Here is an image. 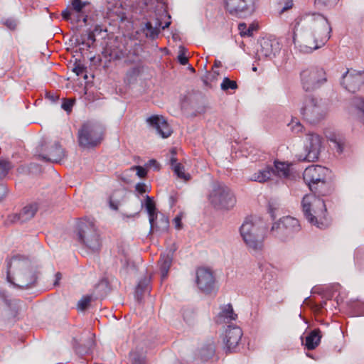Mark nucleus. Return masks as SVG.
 <instances>
[{"instance_id":"obj_48","label":"nucleus","mask_w":364,"mask_h":364,"mask_svg":"<svg viewBox=\"0 0 364 364\" xmlns=\"http://www.w3.org/2000/svg\"><path fill=\"white\" fill-rule=\"evenodd\" d=\"M258 26L255 24H250L246 31V36H252L253 32L257 30Z\"/></svg>"},{"instance_id":"obj_42","label":"nucleus","mask_w":364,"mask_h":364,"mask_svg":"<svg viewBox=\"0 0 364 364\" xmlns=\"http://www.w3.org/2000/svg\"><path fill=\"white\" fill-rule=\"evenodd\" d=\"M75 100L72 99H67L64 100L63 102L62 103L61 107L67 112H70L72 110V108L74 105Z\"/></svg>"},{"instance_id":"obj_29","label":"nucleus","mask_w":364,"mask_h":364,"mask_svg":"<svg viewBox=\"0 0 364 364\" xmlns=\"http://www.w3.org/2000/svg\"><path fill=\"white\" fill-rule=\"evenodd\" d=\"M131 364H146V350L142 347H136L130 352Z\"/></svg>"},{"instance_id":"obj_27","label":"nucleus","mask_w":364,"mask_h":364,"mask_svg":"<svg viewBox=\"0 0 364 364\" xmlns=\"http://www.w3.org/2000/svg\"><path fill=\"white\" fill-rule=\"evenodd\" d=\"M321 338V331L318 328L314 329L306 337L305 346L309 350H313L318 346Z\"/></svg>"},{"instance_id":"obj_54","label":"nucleus","mask_w":364,"mask_h":364,"mask_svg":"<svg viewBox=\"0 0 364 364\" xmlns=\"http://www.w3.org/2000/svg\"><path fill=\"white\" fill-rule=\"evenodd\" d=\"M92 32H95V33L96 35H99L100 34L102 31L104 32H106L107 30H103L102 28L101 27V26L100 25H96L95 28L93 29V31H92Z\"/></svg>"},{"instance_id":"obj_26","label":"nucleus","mask_w":364,"mask_h":364,"mask_svg":"<svg viewBox=\"0 0 364 364\" xmlns=\"http://www.w3.org/2000/svg\"><path fill=\"white\" fill-rule=\"evenodd\" d=\"M274 174V168L271 166H267L264 168L259 170L253 173L250 180L252 181L264 183L269 180Z\"/></svg>"},{"instance_id":"obj_34","label":"nucleus","mask_w":364,"mask_h":364,"mask_svg":"<svg viewBox=\"0 0 364 364\" xmlns=\"http://www.w3.org/2000/svg\"><path fill=\"white\" fill-rule=\"evenodd\" d=\"M150 279H151L149 277H144V278L139 280L136 289V293L137 294V296L141 295L143 293L146 291H149Z\"/></svg>"},{"instance_id":"obj_30","label":"nucleus","mask_w":364,"mask_h":364,"mask_svg":"<svg viewBox=\"0 0 364 364\" xmlns=\"http://www.w3.org/2000/svg\"><path fill=\"white\" fill-rule=\"evenodd\" d=\"M141 31L144 34L146 38L154 40L158 38L161 32V29L154 26L152 22L147 21L141 26Z\"/></svg>"},{"instance_id":"obj_50","label":"nucleus","mask_w":364,"mask_h":364,"mask_svg":"<svg viewBox=\"0 0 364 364\" xmlns=\"http://www.w3.org/2000/svg\"><path fill=\"white\" fill-rule=\"evenodd\" d=\"M334 143V147L336 149L337 152L341 154L343 151V144L337 140L333 141Z\"/></svg>"},{"instance_id":"obj_56","label":"nucleus","mask_w":364,"mask_h":364,"mask_svg":"<svg viewBox=\"0 0 364 364\" xmlns=\"http://www.w3.org/2000/svg\"><path fill=\"white\" fill-rule=\"evenodd\" d=\"M55 280L53 284H54V286H57V285H58L59 282H60V280L62 278V275H61V274L60 272H57L55 274Z\"/></svg>"},{"instance_id":"obj_31","label":"nucleus","mask_w":364,"mask_h":364,"mask_svg":"<svg viewBox=\"0 0 364 364\" xmlns=\"http://www.w3.org/2000/svg\"><path fill=\"white\" fill-rule=\"evenodd\" d=\"M205 70V74L202 75V80L206 87H213V82L217 80L219 74L214 70Z\"/></svg>"},{"instance_id":"obj_22","label":"nucleus","mask_w":364,"mask_h":364,"mask_svg":"<svg viewBox=\"0 0 364 364\" xmlns=\"http://www.w3.org/2000/svg\"><path fill=\"white\" fill-rule=\"evenodd\" d=\"M220 309L219 313L215 317L216 323H226L237 319V315L234 312L230 304L221 306Z\"/></svg>"},{"instance_id":"obj_15","label":"nucleus","mask_w":364,"mask_h":364,"mask_svg":"<svg viewBox=\"0 0 364 364\" xmlns=\"http://www.w3.org/2000/svg\"><path fill=\"white\" fill-rule=\"evenodd\" d=\"M364 82V70H347L343 74L341 84L347 90L355 92Z\"/></svg>"},{"instance_id":"obj_57","label":"nucleus","mask_w":364,"mask_h":364,"mask_svg":"<svg viewBox=\"0 0 364 364\" xmlns=\"http://www.w3.org/2000/svg\"><path fill=\"white\" fill-rule=\"evenodd\" d=\"M200 62V67H203V68H206L208 65V60L207 58H201V60H199Z\"/></svg>"},{"instance_id":"obj_8","label":"nucleus","mask_w":364,"mask_h":364,"mask_svg":"<svg viewBox=\"0 0 364 364\" xmlns=\"http://www.w3.org/2000/svg\"><path fill=\"white\" fill-rule=\"evenodd\" d=\"M301 230V225L297 219L286 216L273 223L269 234L272 237L282 241H287Z\"/></svg>"},{"instance_id":"obj_52","label":"nucleus","mask_w":364,"mask_h":364,"mask_svg":"<svg viewBox=\"0 0 364 364\" xmlns=\"http://www.w3.org/2000/svg\"><path fill=\"white\" fill-rule=\"evenodd\" d=\"M46 96L52 102H55L59 99V97L58 95H54V94L50 93V92H46Z\"/></svg>"},{"instance_id":"obj_6","label":"nucleus","mask_w":364,"mask_h":364,"mask_svg":"<svg viewBox=\"0 0 364 364\" xmlns=\"http://www.w3.org/2000/svg\"><path fill=\"white\" fill-rule=\"evenodd\" d=\"M210 204L215 209H230L235 204V196L231 190L223 182L215 181L208 195Z\"/></svg>"},{"instance_id":"obj_41","label":"nucleus","mask_w":364,"mask_h":364,"mask_svg":"<svg viewBox=\"0 0 364 364\" xmlns=\"http://www.w3.org/2000/svg\"><path fill=\"white\" fill-rule=\"evenodd\" d=\"M179 50V53L177 57L178 61L182 65H186L188 64V59L186 56V49L184 47L181 46Z\"/></svg>"},{"instance_id":"obj_23","label":"nucleus","mask_w":364,"mask_h":364,"mask_svg":"<svg viewBox=\"0 0 364 364\" xmlns=\"http://www.w3.org/2000/svg\"><path fill=\"white\" fill-rule=\"evenodd\" d=\"M175 250L172 252L164 253L161 255V258L159 261V265L160 267L161 278L162 280L165 279L168 274L169 269L172 264L173 254Z\"/></svg>"},{"instance_id":"obj_64","label":"nucleus","mask_w":364,"mask_h":364,"mask_svg":"<svg viewBox=\"0 0 364 364\" xmlns=\"http://www.w3.org/2000/svg\"><path fill=\"white\" fill-rule=\"evenodd\" d=\"M183 318L187 323H190L191 321L187 318L186 314H183Z\"/></svg>"},{"instance_id":"obj_19","label":"nucleus","mask_w":364,"mask_h":364,"mask_svg":"<svg viewBox=\"0 0 364 364\" xmlns=\"http://www.w3.org/2000/svg\"><path fill=\"white\" fill-rule=\"evenodd\" d=\"M242 336V329L237 326L230 325L228 326L223 337V341L226 348L229 351L235 350Z\"/></svg>"},{"instance_id":"obj_28","label":"nucleus","mask_w":364,"mask_h":364,"mask_svg":"<svg viewBox=\"0 0 364 364\" xmlns=\"http://www.w3.org/2000/svg\"><path fill=\"white\" fill-rule=\"evenodd\" d=\"M172 156L170 159V163L173 170L175 174L180 178L188 181L190 179V175L185 172V169L183 166H182L180 163H177V160L174 155L176 152L172 150L171 151Z\"/></svg>"},{"instance_id":"obj_1","label":"nucleus","mask_w":364,"mask_h":364,"mask_svg":"<svg viewBox=\"0 0 364 364\" xmlns=\"http://www.w3.org/2000/svg\"><path fill=\"white\" fill-rule=\"evenodd\" d=\"M332 28L327 18L321 14H306L296 19L293 42L303 53L318 49L320 41L323 44L330 38Z\"/></svg>"},{"instance_id":"obj_2","label":"nucleus","mask_w":364,"mask_h":364,"mask_svg":"<svg viewBox=\"0 0 364 364\" xmlns=\"http://www.w3.org/2000/svg\"><path fill=\"white\" fill-rule=\"evenodd\" d=\"M7 279L14 287L26 289L36 283L37 272L31 260L16 255L8 264Z\"/></svg>"},{"instance_id":"obj_10","label":"nucleus","mask_w":364,"mask_h":364,"mask_svg":"<svg viewBox=\"0 0 364 364\" xmlns=\"http://www.w3.org/2000/svg\"><path fill=\"white\" fill-rule=\"evenodd\" d=\"M77 239L92 251L100 247V235L92 222L81 221L77 225Z\"/></svg>"},{"instance_id":"obj_40","label":"nucleus","mask_w":364,"mask_h":364,"mask_svg":"<svg viewBox=\"0 0 364 364\" xmlns=\"http://www.w3.org/2000/svg\"><path fill=\"white\" fill-rule=\"evenodd\" d=\"M223 90H228L229 89L235 90L237 88V83L233 80H230L228 77H225L220 85Z\"/></svg>"},{"instance_id":"obj_24","label":"nucleus","mask_w":364,"mask_h":364,"mask_svg":"<svg viewBox=\"0 0 364 364\" xmlns=\"http://www.w3.org/2000/svg\"><path fill=\"white\" fill-rule=\"evenodd\" d=\"M350 105L354 109L358 122L364 124V98L355 97L351 100Z\"/></svg>"},{"instance_id":"obj_16","label":"nucleus","mask_w":364,"mask_h":364,"mask_svg":"<svg viewBox=\"0 0 364 364\" xmlns=\"http://www.w3.org/2000/svg\"><path fill=\"white\" fill-rule=\"evenodd\" d=\"M90 4L87 1L71 0L70 4L61 13L63 18L73 23L80 22L81 14L85 13V9Z\"/></svg>"},{"instance_id":"obj_35","label":"nucleus","mask_w":364,"mask_h":364,"mask_svg":"<svg viewBox=\"0 0 364 364\" xmlns=\"http://www.w3.org/2000/svg\"><path fill=\"white\" fill-rule=\"evenodd\" d=\"M124 195V191L123 190H119L115 191L112 196L109 198V207L112 210H117L120 204L119 200L118 198L122 197Z\"/></svg>"},{"instance_id":"obj_61","label":"nucleus","mask_w":364,"mask_h":364,"mask_svg":"<svg viewBox=\"0 0 364 364\" xmlns=\"http://www.w3.org/2000/svg\"><path fill=\"white\" fill-rule=\"evenodd\" d=\"M292 4H293L292 1L287 3L286 6L284 7H283V9H282V12H284V11L291 8Z\"/></svg>"},{"instance_id":"obj_45","label":"nucleus","mask_w":364,"mask_h":364,"mask_svg":"<svg viewBox=\"0 0 364 364\" xmlns=\"http://www.w3.org/2000/svg\"><path fill=\"white\" fill-rule=\"evenodd\" d=\"M132 169L136 170V175L140 178L145 177L147 173L146 170L144 167L140 166H134L132 167Z\"/></svg>"},{"instance_id":"obj_38","label":"nucleus","mask_w":364,"mask_h":364,"mask_svg":"<svg viewBox=\"0 0 364 364\" xmlns=\"http://www.w3.org/2000/svg\"><path fill=\"white\" fill-rule=\"evenodd\" d=\"M92 300L90 296H84L80 299L77 304V308L79 311L85 310L90 305Z\"/></svg>"},{"instance_id":"obj_33","label":"nucleus","mask_w":364,"mask_h":364,"mask_svg":"<svg viewBox=\"0 0 364 364\" xmlns=\"http://www.w3.org/2000/svg\"><path fill=\"white\" fill-rule=\"evenodd\" d=\"M145 207L149 214V223H154V217L156 213V207L153 198L149 196H146Z\"/></svg>"},{"instance_id":"obj_39","label":"nucleus","mask_w":364,"mask_h":364,"mask_svg":"<svg viewBox=\"0 0 364 364\" xmlns=\"http://www.w3.org/2000/svg\"><path fill=\"white\" fill-rule=\"evenodd\" d=\"M11 168V165L9 161L0 160V179L5 177Z\"/></svg>"},{"instance_id":"obj_58","label":"nucleus","mask_w":364,"mask_h":364,"mask_svg":"<svg viewBox=\"0 0 364 364\" xmlns=\"http://www.w3.org/2000/svg\"><path fill=\"white\" fill-rule=\"evenodd\" d=\"M149 164L150 166H153L154 167L155 169H158L159 168V164H157L156 161L154 160V159H151L149 161Z\"/></svg>"},{"instance_id":"obj_13","label":"nucleus","mask_w":364,"mask_h":364,"mask_svg":"<svg viewBox=\"0 0 364 364\" xmlns=\"http://www.w3.org/2000/svg\"><path fill=\"white\" fill-rule=\"evenodd\" d=\"M306 154H300L298 156L299 161H314L318 159L321 147V138L315 133H309L306 135L305 142Z\"/></svg>"},{"instance_id":"obj_55","label":"nucleus","mask_w":364,"mask_h":364,"mask_svg":"<svg viewBox=\"0 0 364 364\" xmlns=\"http://www.w3.org/2000/svg\"><path fill=\"white\" fill-rule=\"evenodd\" d=\"M223 65L220 60L215 59L214 64L211 68H218L223 67Z\"/></svg>"},{"instance_id":"obj_51","label":"nucleus","mask_w":364,"mask_h":364,"mask_svg":"<svg viewBox=\"0 0 364 364\" xmlns=\"http://www.w3.org/2000/svg\"><path fill=\"white\" fill-rule=\"evenodd\" d=\"M247 29V24L245 23H240L238 25V30L242 36H246V31Z\"/></svg>"},{"instance_id":"obj_11","label":"nucleus","mask_w":364,"mask_h":364,"mask_svg":"<svg viewBox=\"0 0 364 364\" xmlns=\"http://www.w3.org/2000/svg\"><path fill=\"white\" fill-rule=\"evenodd\" d=\"M257 0H224L225 9L232 16L245 18L255 11Z\"/></svg>"},{"instance_id":"obj_14","label":"nucleus","mask_w":364,"mask_h":364,"mask_svg":"<svg viewBox=\"0 0 364 364\" xmlns=\"http://www.w3.org/2000/svg\"><path fill=\"white\" fill-rule=\"evenodd\" d=\"M280 49L279 43L276 40L262 38L258 41L256 58L258 60H270Z\"/></svg>"},{"instance_id":"obj_3","label":"nucleus","mask_w":364,"mask_h":364,"mask_svg":"<svg viewBox=\"0 0 364 364\" xmlns=\"http://www.w3.org/2000/svg\"><path fill=\"white\" fill-rule=\"evenodd\" d=\"M301 206L304 215L310 224L320 229L328 226L326 208L321 198L315 194H307L302 199Z\"/></svg>"},{"instance_id":"obj_21","label":"nucleus","mask_w":364,"mask_h":364,"mask_svg":"<svg viewBox=\"0 0 364 364\" xmlns=\"http://www.w3.org/2000/svg\"><path fill=\"white\" fill-rule=\"evenodd\" d=\"M64 156V151L58 142L53 143L48 147L46 154L39 155L43 160L53 163L60 162Z\"/></svg>"},{"instance_id":"obj_17","label":"nucleus","mask_w":364,"mask_h":364,"mask_svg":"<svg viewBox=\"0 0 364 364\" xmlns=\"http://www.w3.org/2000/svg\"><path fill=\"white\" fill-rule=\"evenodd\" d=\"M196 284L202 291L211 292L215 287V277L213 272L207 268H198L196 271Z\"/></svg>"},{"instance_id":"obj_4","label":"nucleus","mask_w":364,"mask_h":364,"mask_svg":"<svg viewBox=\"0 0 364 364\" xmlns=\"http://www.w3.org/2000/svg\"><path fill=\"white\" fill-rule=\"evenodd\" d=\"M240 234L248 248L258 251L263 247L265 228L262 222L245 219L240 228Z\"/></svg>"},{"instance_id":"obj_60","label":"nucleus","mask_w":364,"mask_h":364,"mask_svg":"<svg viewBox=\"0 0 364 364\" xmlns=\"http://www.w3.org/2000/svg\"><path fill=\"white\" fill-rule=\"evenodd\" d=\"M154 24V26H156V28H159L161 29V21L159 18H156L155 22Z\"/></svg>"},{"instance_id":"obj_59","label":"nucleus","mask_w":364,"mask_h":364,"mask_svg":"<svg viewBox=\"0 0 364 364\" xmlns=\"http://www.w3.org/2000/svg\"><path fill=\"white\" fill-rule=\"evenodd\" d=\"M75 77H77V80H79L80 81V83H82V74L80 73L79 72H72Z\"/></svg>"},{"instance_id":"obj_62","label":"nucleus","mask_w":364,"mask_h":364,"mask_svg":"<svg viewBox=\"0 0 364 364\" xmlns=\"http://www.w3.org/2000/svg\"><path fill=\"white\" fill-rule=\"evenodd\" d=\"M82 19V21L86 23L87 21V19H88V15L85 14V13H83L82 14H81L80 16V20Z\"/></svg>"},{"instance_id":"obj_9","label":"nucleus","mask_w":364,"mask_h":364,"mask_svg":"<svg viewBox=\"0 0 364 364\" xmlns=\"http://www.w3.org/2000/svg\"><path fill=\"white\" fill-rule=\"evenodd\" d=\"M78 144L86 149L97 146L102 140V128L94 122H85L77 133Z\"/></svg>"},{"instance_id":"obj_20","label":"nucleus","mask_w":364,"mask_h":364,"mask_svg":"<svg viewBox=\"0 0 364 364\" xmlns=\"http://www.w3.org/2000/svg\"><path fill=\"white\" fill-rule=\"evenodd\" d=\"M37 210L36 203L28 204L22 208L19 213L9 215L8 220L9 223H25L31 220L36 215Z\"/></svg>"},{"instance_id":"obj_37","label":"nucleus","mask_w":364,"mask_h":364,"mask_svg":"<svg viewBox=\"0 0 364 364\" xmlns=\"http://www.w3.org/2000/svg\"><path fill=\"white\" fill-rule=\"evenodd\" d=\"M72 72H79L82 74V82L89 83L94 78L92 70H71Z\"/></svg>"},{"instance_id":"obj_18","label":"nucleus","mask_w":364,"mask_h":364,"mask_svg":"<svg viewBox=\"0 0 364 364\" xmlns=\"http://www.w3.org/2000/svg\"><path fill=\"white\" fill-rule=\"evenodd\" d=\"M146 122L150 127L154 129L157 134L164 139L170 136L173 132L171 127L162 116H151L146 119Z\"/></svg>"},{"instance_id":"obj_47","label":"nucleus","mask_w":364,"mask_h":364,"mask_svg":"<svg viewBox=\"0 0 364 364\" xmlns=\"http://www.w3.org/2000/svg\"><path fill=\"white\" fill-rule=\"evenodd\" d=\"M4 24L11 30L15 29L17 26L16 21L14 19L11 18L6 20Z\"/></svg>"},{"instance_id":"obj_12","label":"nucleus","mask_w":364,"mask_h":364,"mask_svg":"<svg viewBox=\"0 0 364 364\" xmlns=\"http://www.w3.org/2000/svg\"><path fill=\"white\" fill-rule=\"evenodd\" d=\"M300 77L302 87L306 91L316 90L326 82L324 70H302Z\"/></svg>"},{"instance_id":"obj_25","label":"nucleus","mask_w":364,"mask_h":364,"mask_svg":"<svg viewBox=\"0 0 364 364\" xmlns=\"http://www.w3.org/2000/svg\"><path fill=\"white\" fill-rule=\"evenodd\" d=\"M152 231L166 232L169 228L168 218L163 214H156L154 217V223L150 224Z\"/></svg>"},{"instance_id":"obj_43","label":"nucleus","mask_w":364,"mask_h":364,"mask_svg":"<svg viewBox=\"0 0 364 364\" xmlns=\"http://www.w3.org/2000/svg\"><path fill=\"white\" fill-rule=\"evenodd\" d=\"M291 131L294 133H299L302 131L303 126L299 122H294V120L288 124Z\"/></svg>"},{"instance_id":"obj_49","label":"nucleus","mask_w":364,"mask_h":364,"mask_svg":"<svg viewBox=\"0 0 364 364\" xmlns=\"http://www.w3.org/2000/svg\"><path fill=\"white\" fill-rule=\"evenodd\" d=\"M181 215H178L175 217V218L173 219V223H174V225H175V228L178 230L181 229V227H182V224H181Z\"/></svg>"},{"instance_id":"obj_63","label":"nucleus","mask_w":364,"mask_h":364,"mask_svg":"<svg viewBox=\"0 0 364 364\" xmlns=\"http://www.w3.org/2000/svg\"><path fill=\"white\" fill-rule=\"evenodd\" d=\"M171 24L170 21L166 22L164 26H161V29L164 30L165 28H168Z\"/></svg>"},{"instance_id":"obj_44","label":"nucleus","mask_w":364,"mask_h":364,"mask_svg":"<svg viewBox=\"0 0 364 364\" xmlns=\"http://www.w3.org/2000/svg\"><path fill=\"white\" fill-rule=\"evenodd\" d=\"M95 36H96V34L95 33V32H92V31H88V33H87V41H88V42L86 43V45L88 47H91L94 44V43L96 41Z\"/></svg>"},{"instance_id":"obj_53","label":"nucleus","mask_w":364,"mask_h":364,"mask_svg":"<svg viewBox=\"0 0 364 364\" xmlns=\"http://www.w3.org/2000/svg\"><path fill=\"white\" fill-rule=\"evenodd\" d=\"M7 188L5 185L0 184V200H1L6 194Z\"/></svg>"},{"instance_id":"obj_5","label":"nucleus","mask_w":364,"mask_h":364,"mask_svg":"<svg viewBox=\"0 0 364 364\" xmlns=\"http://www.w3.org/2000/svg\"><path fill=\"white\" fill-rule=\"evenodd\" d=\"M329 170L319 165L307 167L303 173V178L310 190L319 196H326L331 193L329 184L326 181Z\"/></svg>"},{"instance_id":"obj_36","label":"nucleus","mask_w":364,"mask_h":364,"mask_svg":"<svg viewBox=\"0 0 364 364\" xmlns=\"http://www.w3.org/2000/svg\"><path fill=\"white\" fill-rule=\"evenodd\" d=\"M339 0H315L314 4L320 9L326 8L332 9L338 2Z\"/></svg>"},{"instance_id":"obj_32","label":"nucleus","mask_w":364,"mask_h":364,"mask_svg":"<svg viewBox=\"0 0 364 364\" xmlns=\"http://www.w3.org/2000/svg\"><path fill=\"white\" fill-rule=\"evenodd\" d=\"M274 174L280 178H287L289 175V166L284 162H274Z\"/></svg>"},{"instance_id":"obj_46","label":"nucleus","mask_w":364,"mask_h":364,"mask_svg":"<svg viewBox=\"0 0 364 364\" xmlns=\"http://www.w3.org/2000/svg\"><path fill=\"white\" fill-rule=\"evenodd\" d=\"M135 190L139 194H143L146 191V186L144 183H139L136 185Z\"/></svg>"},{"instance_id":"obj_7","label":"nucleus","mask_w":364,"mask_h":364,"mask_svg":"<svg viewBox=\"0 0 364 364\" xmlns=\"http://www.w3.org/2000/svg\"><path fill=\"white\" fill-rule=\"evenodd\" d=\"M328 111L327 104L322 99L314 96L306 97L301 108V114L310 124H317L324 119Z\"/></svg>"}]
</instances>
